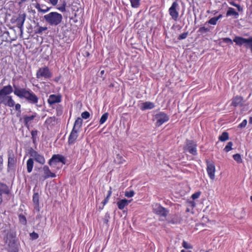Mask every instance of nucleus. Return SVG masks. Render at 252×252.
Segmentation results:
<instances>
[{
	"label": "nucleus",
	"mask_w": 252,
	"mask_h": 252,
	"mask_svg": "<svg viewBox=\"0 0 252 252\" xmlns=\"http://www.w3.org/2000/svg\"><path fill=\"white\" fill-rule=\"evenodd\" d=\"M200 194H201V192L200 191L196 192L192 194L191 198L193 200L197 199L199 197V196H200Z\"/></svg>",
	"instance_id": "47"
},
{
	"label": "nucleus",
	"mask_w": 252,
	"mask_h": 252,
	"mask_svg": "<svg viewBox=\"0 0 252 252\" xmlns=\"http://www.w3.org/2000/svg\"><path fill=\"white\" fill-rule=\"evenodd\" d=\"M10 252H18V248L17 246H14V247H10L9 248Z\"/></svg>",
	"instance_id": "52"
},
{
	"label": "nucleus",
	"mask_w": 252,
	"mask_h": 252,
	"mask_svg": "<svg viewBox=\"0 0 252 252\" xmlns=\"http://www.w3.org/2000/svg\"><path fill=\"white\" fill-rule=\"evenodd\" d=\"M154 117L155 119L156 120L155 125L157 127L161 126L169 120V116L164 112H159L156 114Z\"/></svg>",
	"instance_id": "7"
},
{
	"label": "nucleus",
	"mask_w": 252,
	"mask_h": 252,
	"mask_svg": "<svg viewBox=\"0 0 252 252\" xmlns=\"http://www.w3.org/2000/svg\"><path fill=\"white\" fill-rule=\"evenodd\" d=\"M47 30V28L46 27H39L36 32V33H42L43 32Z\"/></svg>",
	"instance_id": "42"
},
{
	"label": "nucleus",
	"mask_w": 252,
	"mask_h": 252,
	"mask_svg": "<svg viewBox=\"0 0 252 252\" xmlns=\"http://www.w3.org/2000/svg\"><path fill=\"white\" fill-rule=\"evenodd\" d=\"M90 116V113L88 111H84L81 114V117L83 119H88Z\"/></svg>",
	"instance_id": "44"
},
{
	"label": "nucleus",
	"mask_w": 252,
	"mask_h": 252,
	"mask_svg": "<svg viewBox=\"0 0 252 252\" xmlns=\"http://www.w3.org/2000/svg\"><path fill=\"white\" fill-rule=\"evenodd\" d=\"M82 119L80 117L77 118L75 121L72 129L79 131V129L82 127Z\"/></svg>",
	"instance_id": "24"
},
{
	"label": "nucleus",
	"mask_w": 252,
	"mask_h": 252,
	"mask_svg": "<svg viewBox=\"0 0 252 252\" xmlns=\"http://www.w3.org/2000/svg\"><path fill=\"white\" fill-rule=\"evenodd\" d=\"M247 124V120H244L238 126V127L239 128H244L245 127Z\"/></svg>",
	"instance_id": "48"
},
{
	"label": "nucleus",
	"mask_w": 252,
	"mask_h": 252,
	"mask_svg": "<svg viewBox=\"0 0 252 252\" xmlns=\"http://www.w3.org/2000/svg\"><path fill=\"white\" fill-rule=\"evenodd\" d=\"M236 7H237V9H238V11H241V10H242V8H241L240 5H239V4H237V6H236Z\"/></svg>",
	"instance_id": "58"
},
{
	"label": "nucleus",
	"mask_w": 252,
	"mask_h": 252,
	"mask_svg": "<svg viewBox=\"0 0 252 252\" xmlns=\"http://www.w3.org/2000/svg\"><path fill=\"white\" fill-rule=\"evenodd\" d=\"M19 221L20 223L26 225L27 223V219L24 215L20 214L18 215Z\"/></svg>",
	"instance_id": "30"
},
{
	"label": "nucleus",
	"mask_w": 252,
	"mask_h": 252,
	"mask_svg": "<svg viewBox=\"0 0 252 252\" xmlns=\"http://www.w3.org/2000/svg\"><path fill=\"white\" fill-rule=\"evenodd\" d=\"M62 109L63 108L61 105H59L57 106L56 108L57 115H60L62 113Z\"/></svg>",
	"instance_id": "51"
},
{
	"label": "nucleus",
	"mask_w": 252,
	"mask_h": 252,
	"mask_svg": "<svg viewBox=\"0 0 252 252\" xmlns=\"http://www.w3.org/2000/svg\"><path fill=\"white\" fill-rule=\"evenodd\" d=\"M50 2L53 5L55 6L58 2L59 0H49Z\"/></svg>",
	"instance_id": "53"
},
{
	"label": "nucleus",
	"mask_w": 252,
	"mask_h": 252,
	"mask_svg": "<svg viewBox=\"0 0 252 252\" xmlns=\"http://www.w3.org/2000/svg\"><path fill=\"white\" fill-rule=\"evenodd\" d=\"M233 145V143L232 142H229L228 143H227V145H226V146L225 147L224 149V150L226 152H228L229 151H230V150H232V146Z\"/></svg>",
	"instance_id": "40"
},
{
	"label": "nucleus",
	"mask_w": 252,
	"mask_h": 252,
	"mask_svg": "<svg viewBox=\"0 0 252 252\" xmlns=\"http://www.w3.org/2000/svg\"><path fill=\"white\" fill-rule=\"evenodd\" d=\"M26 19V14H20L18 17L16 19V22L17 27L19 28L21 30H22L23 28V25L24 24Z\"/></svg>",
	"instance_id": "19"
},
{
	"label": "nucleus",
	"mask_w": 252,
	"mask_h": 252,
	"mask_svg": "<svg viewBox=\"0 0 252 252\" xmlns=\"http://www.w3.org/2000/svg\"><path fill=\"white\" fill-rule=\"evenodd\" d=\"M60 162L63 164H65L66 159L64 157L60 154H54L49 160L48 163L50 166H52Z\"/></svg>",
	"instance_id": "10"
},
{
	"label": "nucleus",
	"mask_w": 252,
	"mask_h": 252,
	"mask_svg": "<svg viewBox=\"0 0 252 252\" xmlns=\"http://www.w3.org/2000/svg\"><path fill=\"white\" fill-rule=\"evenodd\" d=\"M45 21L51 25H58L62 20V15L56 12H51L44 16Z\"/></svg>",
	"instance_id": "3"
},
{
	"label": "nucleus",
	"mask_w": 252,
	"mask_h": 252,
	"mask_svg": "<svg viewBox=\"0 0 252 252\" xmlns=\"http://www.w3.org/2000/svg\"><path fill=\"white\" fill-rule=\"evenodd\" d=\"M209 31V29L205 27H202L199 28L198 31L201 33L206 32Z\"/></svg>",
	"instance_id": "50"
},
{
	"label": "nucleus",
	"mask_w": 252,
	"mask_h": 252,
	"mask_svg": "<svg viewBox=\"0 0 252 252\" xmlns=\"http://www.w3.org/2000/svg\"><path fill=\"white\" fill-rule=\"evenodd\" d=\"M226 16H229L231 15H233L234 16H238L239 14L237 12H236L233 8L229 7L226 12Z\"/></svg>",
	"instance_id": "29"
},
{
	"label": "nucleus",
	"mask_w": 252,
	"mask_h": 252,
	"mask_svg": "<svg viewBox=\"0 0 252 252\" xmlns=\"http://www.w3.org/2000/svg\"><path fill=\"white\" fill-rule=\"evenodd\" d=\"M219 139L220 141L222 142L227 140L229 139V135L228 132L225 131L222 132L221 135L219 136Z\"/></svg>",
	"instance_id": "31"
},
{
	"label": "nucleus",
	"mask_w": 252,
	"mask_h": 252,
	"mask_svg": "<svg viewBox=\"0 0 252 252\" xmlns=\"http://www.w3.org/2000/svg\"><path fill=\"white\" fill-rule=\"evenodd\" d=\"M108 113H104L101 117L100 119L99 120V124L100 125L104 124L108 119Z\"/></svg>",
	"instance_id": "34"
},
{
	"label": "nucleus",
	"mask_w": 252,
	"mask_h": 252,
	"mask_svg": "<svg viewBox=\"0 0 252 252\" xmlns=\"http://www.w3.org/2000/svg\"><path fill=\"white\" fill-rule=\"evenodd\" d=\"M154 213L159 216L166 218L168 213V210L164 207H162L159 204H156L153 209Z\"/></svg>",
	"instance_id": "14"
},
{
	"label": "nucleus",
	"mask_w": 252,
	"mask_h": 252,
	"mask_svg": "<svg viewBox=\"0 0 252 252\" xmlns=\"http://www.w3.org/2000/svg\"><path fill=\"white\" fill-rule=\"evenodd\" d=\"M4 232L5 233V235L3 237L4 242L8 246V248L18 246L15 232L12 231L11 230L7 231L5 230Z\"/></svg>",
	"instance_id": "2"
},
{
	"label": "nucleus",
	"mask_w": 252,
	"mask_h": 252,
	"mask_svg": "<svg viewBox=\"0 0 252 252\" xmlns=\"http://www.w3.org/2000/svg\"><path fill=\"white\" fill-rule=\"evenodd\" d=\"M233 158L238 163L242 162V159L241 158V155L239 154H236L233 155Z\"/></svg>",
	"instance_id": "36"
},
{
	"label": "nucleus",
	"mask_w": 252,
	"mask_h": 252,
	"mask_svg": "<svg viewBox=\"0 0 252 252\" xmlns=\"http://www.w3.org/2000/svg\"><path fill=\"white\" fill-rule=\"evenodd\" d=\"M52 77V73L48 66L39 68L36 71V77L37 79H48Z\"/></svg>",
	"instance_id": "5"
},
{
	"label": "nucleus",
	"mask_w": 252,
	"mask_h": 252,
	"mask_svg": "<svg viewBox=\"0 0 252 252\" xmlns=\"http://www.w3.org/2000/svg\"><path fill=\"white\" fill-rule=\"evenodd\" d=\"M178 9L179 4L178 2L175 1L172 3L171 7L168 10L170 16L171 17L172 19L175 21L178 20L179 17V12L178 11Z\"/></svg>",
	"instance_id": "11"
},
{
	"label": "nucleus",
	"mask_w": 252,
	"mask_h": 252,
	"mask_svg": "<svg viewBox=\"0 0 252 252\" xmlns=\"http://www.w3.org/2000/svg\"><path fill=\"white\" fill-rule=\"evenodd\" d=\"M222 17V15L221 14H220L219 15H218L217 17H215V18H216L217 20L218 21Z\"/></svg>",
	"instance_id": "56"
},
{
	"label": "nucleus",
	"mask_w": 252,
	"mask_h": 252,
	"mask_svg": "<svg viewBox=\"0 0 252 252\" xmlns=\"http://www.w3.org/2000/svg\"><path fill=\"white\" fill-rule=\"evenodd\" d=\"M16 162V159L14 157L13 154H9L8 158V168L13 167Z\"/></svg>",
	"instance_id": "25"
},
{
	"label": "nucleus",
	"mask_w": 252,
	"mask_h": 252,
	"mask_svg": "<svg viewBox=\"0 0 252 252\" xmlns=\"http://www.w3.org/2000/svg\"><path fill=\"white\" fill-rule=\"evenodd\" d=\"M222 40L223 42L226 43H229V44H231L233 43L232 40L228 37L222 38Z\"/></svg>",
	"instance_id": "49"
},
{
	"label": "nucleus",
	"mask_w": 252,
	"mask_h": 252,
	"mask_svg": "<svg viewBox=\"0 0 252 252\" xmlns=\"http://www.w3.org/2000/svg\"><path fill=\"white\" fill-rule=\"evenodd\" d=\"M3 104L9 107H13L15 105V101L11 95H0V105Z\"/></svg>",
	"instance_id": "12"
},
{
	"label": "nucleus",
	"mask_w": 252,
	"mask_h": 252,
	"mask_svg": "<svg viewBox=\"0 0 252 252\" xmlns=\"http://www.w3.org/2000/svg\"><path fill=\"white\" fill-rule=\"evenodd\" d=\"M56 118L55 117H48L45 122V125L47 126H52L55 125Z\"/></svg>",
	"instance_id": "27"
},
{
	"label": "nucleus",
	"mask_w": 252,
	"mask_h": 252,
	"mask_svg": "<svg viewBox=\"0 0 252 252\" xmlns=\"http://www.w3.org/2000/svg\"><path fill=\"white\" fill-rule=\"evenodd\" d=\"M112 188L111 187H110L109 190L107 191V195H106V197L105 198V199H104V200L102 202V203L103 204V206H104L105 204H106L108 202L109 200V199L112 195Z\"/></svg>",
	"instance_id": "28"
},
{
	"label": "nucleus",
	"mask_w": 252,
	"mask_h": 252,
	"mask_svg": "<svg viewBox=\"0 0 252 252\" xmlns=\"http://www.w3.org/2000/svg\"><path fill=\"white\" fill-rule=\"evenodd\" d=\"M116 159L119 164H122L125 162V159L120 154H118L116 156Z\"/></svg>",
	"instance_id": "39"
},
{
	"label": "nucleus",
	"mask_w": 252,
	"mask_h": 252,
	"mask_svg": "<svg viewBox=\"0 0 252 252\" xmlns=\"http://www.w3.org/2000/svg\"><path fill=\"white\" fill-rule=\"evenodd\" d=\"M230 4L231 5H233L235 7L237 6V3H235L234 2H230Z\"/></svg>",
	"instance_id": "57"
},
{
	"label": "nucleus",
	"mask_w": 252,
	"mask_h": 252,
	"mask_svg": "<svg viewBox=\"0 0 252 252\" xmlns=\"http://www.w3.org/2000/svg\"><path fill=\"white\" fill-rule=\"evenodd\" d=\"M108 222V220L107 219H105L104 220V223H106V224H107Z\"/></svg>",
	"instance_id": "62"
},
{
	"label": "nucleus",
	"mask_w": 252,
	"mask_h": 252,
	"mask_svg": "<svg viewBox=\"0 0 252 252\" xmlns=\"http://www.w3.org/2000/svg\"><path fill=\"white\" fill-rule=\"evenodd\" d=\"M217 21H218L217 20L216 18H215V17H214L211 18L208 21V23L211 25H215L217 24Z\"/></svg>",
	"instance_id": "46"
},
{
	"label": "nucleus",
	"mask_w": 252,
	"mask_h": 252,
	"mask_svg": "<svg viewBox=\"0 0 252 252\" xmlns=\"http://www.w3.org/2000/svg\"><path fill=\"white\" fill-rule=\"evenodd\" d=\"M243 104V98L241 96L237 95L232 98L231 106L234 107L242 106Z\"/></svg>",
	"instance_id": "18"
},
{
	"label": "nucleus",
	"mask_w": 252,
	"mask_h": 252,
	"mask_svg": "<svg viewBox=\"0 0 252 252\" xmlns=\"http://www.w3.org/2000/svg\"><path fill=\"white\" fill-rule=\"evenodd\" d=\"M233 41L239 46L244 45L246 48H250L252 53V37L245 38L241 36H236Z\"/></svg>",
	"instance_id": "4"
},
{
	"label": "nucleus",
	"mask_w": 252,
	"mask_h": 252,
	"mask_svg": "<svg viewBox=\"0 0 252 252\" xmlns=\"http://www.w3.org/2000/svg\"><path fill=\"white\" fill-rule=\"evenodd\" d=\"M62 101V96L60 94H51L47 99V102L51 106L55 103H58Z\"/></svg>",
	"instance_id": "15"
},
{
	"label": "nucleus",
	"mask_w": 252,
	"mask_h": 252,
	"mask_svg": "<svg viewBox=\"0 0 252 252\" xmlns=\"http://www.w3.org/2000/svg\"><path fill=\"white\" fill-rule=\"evenodd\" d=\"M131 202V200H128L126 199H122L117 201V205L119 209L122 210L124 208L127 206Z\"/></svg>",
	"instance_id": "21"
},
{
	"label": "nucleus",
	"mask_w": 252,
	"mask_h": 252,
	"mask_svg": "<svg viewBox=\"0 0 252 252\" xmlns=\"http://www.w3.org/2000/svg\"><path fill=\"white\" fill-rule=\"evenodd\" d=\"M35 8L38 10L39 12H42L43 13H46L50 10L51 7H48L46 6L45 5H40L39 3H36L35 6Z\"/></svg>",
	"instance_id": "22"
},
{
	"label": "nucleus",
	"mask_w": 252,
	"mask_h": 252,
	"mask_svg": "<svg viewBox=\"0 0 252 252\" xmlns=\"http://www.w3.org/2000/svg\"><path fill=\"white\" fill-rule=\"evenodd\" d=\"M43 171V178L45 180L49 178H55L56 177L55 173L51 172L47 165H44L42 167Z\"/></svg>",
	"instance_id": "16"
},
{
	"label": "nucleus",
	"mask_w": 252,
	"mask_h": 252,
	"mask_svg": "<svg viewBox=\"0 0 252 252\" xmlns=\"http://www.w3.org/2000/svg\"><path fill=\"white\" fill-rule=\"evenodd\" d=\"M29 154L31 158H33V161L38 163L41 165H44L46 162L44 156L38 153L36 151L34 150L32 148H31L29 150Z\"/></svg>",
	"instance_id": "6"
},
{
	"label": "nucleus",
	"mask_w": 252,
	"mask_h": 252,
	"mask_svg": "<svg viewBox=\"0 0 252 252\" xmlns=\"http://www.w3.org/2000/svg\"><path fill=\"white\" fill-rule=\"evenodd\" d=\"M155 106V104L153 102L150 101H146L142 103L141 109L142 110L152 109H153Z\"/></svg>",
	"instance_id": "23"
},
{
	"label": "nucleus",
	"mask_w": 252,
	"mask_h": 252,
	"mask_svg": "<svg viewBox=\"0 0 252 252\" xmlns=\"http://www.w3.org/2000/svg\"><path fill=\"white\" fill-rule=\"evenodd\" d=\"M10 193V190L8 186L3 183L0 182V195H9Z\"/></svg>",
	"instance_id": "20"
},
{
	"label": "nucleus",
	"mask_w": 252,
	"mask_h": 252,
	"mask_svg": "<svg viewBox=\"0 0 252 252\" xmlns=\"http://www.w3.org/2000/svg\"><path fill=\"white\" fill-rule=\"evenodd\" d=\"M59 9L61 11H63L65 10V7L60 8H59Z\"/></svg>",
	"instance_id": "63"
},
{
	"label": "nucleus",
	"mask_w": 252,
	"mask_h": 252,
	"mask_svg": "<svg viewBox=\"0 0 252 252\" xmlns=\"http://www.w3.org/2000/svg\"><path fill=\"white\" fill-rule=\"evenodd\" d=\"M180 220H178L177 219L176 220H174L173 219H172L170 221V222L172 224H175V223H176L178 222H179Z\"/></svg>",
	"instance_id": "55"
},
{
	"label": "nucleus",
	"mask_w": 252,
	"mask_h": 252,
	"mask_svg": "<svg viewBox=\"0 0 252 252\" xmlns=\"http://www.w3.org/2000/svg\"><path fill=\"white\" fill-rule=\"evenodd\" d=\"M32 139L33 143H35L36 140V136L37 135L38 131L37 130H32L31 132Z\"/></svg>",
	"instance_id": "38"
},
{
	"label": "nucleus",
	"mask_w": 252,
	"mask_h": 252,
	"mask_svg": "<svg viewBox=\"0 0 252 252\" xmlns=\"http://www.w3.org/2000/svg\"><path fill=\"white\" fill-rule=\"evenodd\" d=\"M27 172L30 173L32 172L33 165H34V161L33 158H30L28 159L27 161Z\"/></svg>",
	"instance_id": "26"
},
{
	"label": "nucleus",
	"mask_w": 252,
	"mask_h": 252,
	"mask_svg": "<svg viewBox=\"0 0 252 252\" xmlns=\"http://www.w3.org/2000/svg\"><path fill=\"white\" fill-rule=\"evenodd\" d=\"M2 202V195H0V205L1 204Z\"/></svg>",
	"instance_id": "59"
},
{
	"label": "nucleus",
	"mask_w": 252,
	"mask_h": 252,
	"mask_svg": "<svg viewBox=\"0 0 252 252\" xmlns=\"http://www.w3.org/2000/svg\"><path fill=\"white\" fill-rule=\"evenodd\" d=\"M12 92L19 98H25L31 104H36L38 102V97L31 90L21 88L14 83H13V87L9 84L0 89V95H9Z\"/></svg>",
	"instance_id": "1"
},
{
	"label": "nucleus",
	"mask_w": 252,
	"mask_h": 252,
	"mask_svg": "<svg viewBox=\"0 0 252 252\" xmlns=\"http://www.w3.org/2000/svg\"><path fill=\"white\" fill-rule=\"evenodd\" d=\"M104 72H105V71H104V70H101V71H100V74H101V75H103V74L104 73Z\"/></svg>",
	"instance_id": "64"
},
{
	"label": "nucleus",
	"mask_w": 252,
	"mask_h": 252,
	"mask_svg": "<svg viewBox=\"0 0 252 252\" xmlns=\"http://www.w3.org/2000/svg\"><path fill=\"white\" fill-rule=\"evenodd\" d=\"M30 236L32 240H36L39 237L38 234L34 231L32 233H31L30 234Z\"/></svg>",
	"instance_id": "43"
},
{
	"label": "nucleus",
	"mask_w": 252,
	"mask_h": 252,
	"mask_svg": "<svg viewBox=\"0 0 252 252\" xmlns=\"http://www.w3.org/2000/svg\"><path fill=\"white\" fill-rule=\"evenodd\" d=\"M188 35V32H185L180 34L178 37L179 40H183L187 37Z\"/></svg>",
	"instance_id": "41"
},
{
	"label": "nucleus",
	"mask_w": 252,
	"mask_h": 252,
	"mask_svg": "<svg viewBox=\"0 0 252 252\" xmlns=\"http://www.w3.org/2000/svg\"><path fill=\"white\" fill-rule=\"evenodd\" d=\"M78 130L72 129L68 138V145H71L75 143L78 137Z\"/></svg>",
	"instance_id": "17"
},
{
	"label": "nucleus",
	"mask_w": 252,
	"mask_h": 252,
	"mask_svg": "<svg viewBox=\"0 0 252 252\" xmlns=\"http://www.w3.org/2000/svg\"><path fill=\"white\" fill-rule=\"evenodd\" d=\"M15 109L17 111L16 116L19 117L21 115V105L20 103H15Z\"/></svg>",
	"instance_id": "35"
},
{
	"label": "nucleus",
	"mask_w": 252,
	"mask_h": 252,
	"mask_svg": "<svg viewBox=\"0 0 252 252\" xmlns=\"http://www.w3.org/2000/svg\"><path fill=\"white\" fill-rule=\"evenodd\" d=\"M186 150L192 155L196 156L197 154V144L193 140H187Z\"/></svg>",
	"instance_id": "13"
},
{
	"label": "nucleus",
	"mask_w": 252,
	"mask_h": 252,
	"mask_svg": "<svg viewBox=\"0 0 252 252\" xmlns=\"http://www.w3.org/2000/svg\"><path fill=\"white\" fill-rule=\"evenodd\" d=\"M249 123L252 124V117H251L249 119Z\"/></svg>",
	"instance_id": "60"
},
{
	"label": "nucleus",
	"mask_w": 252,
	"mask_h": 252,
	"mask_svg": "<svg viewBox=\"0 0 252 252\" xmlns=\"http://www.w3.org/2000/svg\"><path fill=\"white\" fill-rule=\"evenodd\" d=\"M2 165H3V158L1 156H0V171H1L2 169Z\"/></svg>",
	"instance_id": "54"
},
{
	"label": "nucleus",
	"mask_w": 252,
	"mask_h": 252,
	"mask_svg": "<svg viewBox=\"0 0 252 252\" xmlns=\"http://www.w3.org/2000/svg\"><path fill=\"white\" fill-rule=\"evenodd\" d=\"M206 171L210 179L213 180L215 178L216 167L214 162L208 159L205 160Z\"/></svg>",
	"instance_id": "8"
},
{
	"label": "nucleus",
	"mask_w": 252,
	"mask_h": 252,
	"mask_svg": "<svg viewBox=\"0 0 252 252\" xmlns=\"http://www.w3.org/2000/svg\"><path fill=\"white\" fill-rule=\"evenodd\" d=\"M134 195V192L133 190H130L129 191H126L125 195L127 197H132Z\"/></svg>",
	"instance_id": "45"
},
{
	"label": "nucleus",
	"mask_w": 252,
	"mask_h": 252,
	"mask_svg": "<svg viewBox=\"0 0 252 252\" xmlns=\"http://www.w3.org/2000/svg\"><path fill=\"white\" fill-rule=\"evenodd\" d=\"M38 114L36 112H33L32 115L28 116L27 115H24L20 119V121L24 123V126L28 128H29L30 125L34 120H36Z\"/></svg>",
	"instance_id": "9"
},
{
	"label": "nucleus",
	"mask_w": 252,
	"mask_h": 252,
	"mask_svg": "<svg viewBox=\"0 0 252 252\" xmlns=\"http://www.w3.org/2000/svg\"><path fill=\"white\" fill-rule=\"evenodd\" d=\"M39 195L38 192H34L32 196V201L36 205H39Z\"/></svg>",
	"instance_id": "33"
},
{
	"label": "nucleus",
	"mask_w": 252,
	"mask_h": 252,
	"mask_svg": "<svg viewBox=\"0 0 252 252\" xmlns=\"http://www.w3.org/2000/svg\"><path fill=\"white\" fill-rule=\"evenodd\" d=\"M182 246L186 249L190 250L193 249V246L185 241H183Z\"/></svg>",
	"instance_id": "37"
},
{
	"label": "nucleus",
	"mask_w": 252,
	"mask_h": 252,
	"mask_svg": "<svg viewBox=\"0 0 252 252\" xmlns=\"http://www.w3.org/2000/svg\"><path fill=\"white\" fill-rule=\"evenodd\" d=\"M141 0H129L131 6L133 8H138L140 5Z\"/></svg>",
	"instance_id": "32"
},
{
	"label": "nucleus",
	"mask_w": 252,
	"mask_h": 252,
	"mask_svg": "<svg viewBox=\"0 0 252 252\" xmlns=\"http://www.w3.org/2000/svg\"><path fill=\"white\" fill-rule=\"evenodd\" d=\"M181 252H192L191 251H186L185 250H182L181 251Z\"/></svg>",
	"instance_id": "61"
}]
</instances>
